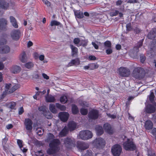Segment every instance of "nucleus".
I'll return each instance as SVG.
<instances>
[{"mask_svg": "<svg viewBox=\"0 0 156 156\" xmlns=\"http://www.w3.org/2000/svg\"><path fill=\"white\" fill-rule=\"evenodd\" d=\"M47 138L45 141L50 142L49 144V148L47 151V153L49 155L56 153L58 146V139H54V135L51 133H48Z\"/></svg>", "mask_w": 156, "mask_h": 156, "instance_id": "nucleus-1", "label": "nucleus"}, {"mask_svg": "<svg viewBox=\"0 0 156 156\" xmlns=\"http://www.w3.org/2000/svg\"><path fill=\"white\" fill-rule=\"evenodd\" d=\"M145 75V73L143 69L140 68L134 69L133 72V76L136 79L140 80L143 78Z\"/></svg>", "mask_w": 156, "mask_h": 156, "instance_id": "nucleus-2", "label": "nucleus"}, {"mask_svg": "<svg viewBox=\"0 0 156 156\" xmlns=\"http://www.w3.org/2000/svg\"><path fill=\"white\" fill-rule=\"evenodd\" d=\"M92 136L93 134L91 132L88 130L81 131L78 136L79 138L84 140L91 138L92 137Z\"/></svg>", "mask_w": 156, "mask_h": 156, "instance_id": "nucleus-3", "label": "nucleus"}, {"mask_svg": "<svg viewBox=\"0 0 156 156\" xmlns=\"http://www.w3.org/2000/svg\"><path fill=\"white\" fill-rule=\"evenodd\" d=\"M61 140L62 142H63L65 146L68 149H71L75 146V141L73 139L67 138Z\"/></svg>", "mask_w": 156, "mask_h": 156, "instance_id": "nucleus-4", "label": "nucleus"}, {"mask_svg": "<svg viewBox=\"0 0 156 156\" xmlns=\"http://www.w3.org/2000/svg\"><path fill=\"white\" fill-rule=\"evenodd\" d=\"M123 146L125 149L127 151H133L136 148L135 145L129 139H128L127 141L123 143Z\"/></svg>", "mask_w": 156, "mask_h": 156, "instance_id": "nucleus-5", "label": "nucleus"}, {"mask_svg": "<svg viewBox=\"0 0 156 156\" xmlns=\"http://www.w3.org/2000/svg\"><path fill=\"white\" fill-rule=\"evenodd\" d=\"M93 145L96 148H100L104 146L105 144V140L101 138H96L93 142Z\"/></svg>", "mask_w": 156, "mask_h": 156, "instance_id": "nucleus-6", "label": "nucleus"}, {"mask_svg": "<svg viewBox=\"0 0 156 156\" xmlns=\"http://www.w3.org/2000/svg\"><path fill=\"white\" fill-rule=\"evenodd\" d=\"M76 147L79 151H82L89 147L88 144L84 142L78 141L77 142Z\"/></svg>", "mask_w": 156, "mask_h": 156, "instance_id": "nucleus-7", "label": "nucleus"}, {"mask_svg": "<svg viewBox=\"0 0 156 156\" xmlns=\"http://www.w3.org/2000/svg\"><path fill=\"white\" fill-rule=\"evenodd\" d=\"M119 75L122 77H128L130 73L129 69L122 67L119 69Z\"/></svg>", "mask_w": 156, "mask_h": 156, "instance_id": "nucleus-8", "label": "nucleus"}, {"mask_svg": "<svg viewBox=\"0 0 156 156\" xmlns=\"http://www.w3.org/2000/svg\"><path fill=\"white\" fill-rule=\"evenodd\" d=\"M122 151V148L119 145H115L112 148V152L114 156H119Z\"/></svg>", "mask_w": 156, "mask_h": 156, "instance_id": "nucleus-9", "label": "nucleus"}, {"mask_svg": "<svg viewBox=\"0 0 156 156\" xmlns=\"http://www.w3.org/2000/svg\"><path fill=\"white\" fill-rule=\"evenodd\" d=\"M33 123L32 121L29 118L25 119L24 124L26 129L27 130L31 131L33 129Z\"/></svg>", "mask_w": 156, "mask_h": 156, "instance_id": "nucleus-10", "label": "nucleus"}, {"mask_svg": "<svg viewBox=\"0 0 156 156\" xmlns=\"http://www.w3.org/2000/svg\"><path fill=\"white\" fill-rule=\"evenodd\" d=\"M21 33L18 30H14L11 33V36L14 40L18 41L20 38Z\"/></svg>", "mask_w": 156, "mask_h": 156, "instance_id": "nucleus-11", "label": "nucleus"}, {"mask_svg": "<svg viewBox=\"0 0 156 156\" xmlns=\"http://www.w3.org/2000/svg\"><path fill=\"white\" fill-rule=\"evenodd\" d=\"M98 112L95 110H92L89 112L88 114V117L89 119H96L98 118Z\"/></svg>", "mask_w": 156, "mask_h": 156, "instance_id": "nucleus-12", "label": "nucleus"}, {"mask_svg": "<svg viewBox=\"0 0 156 156\" xmlns=\"http://www.w3.org/2000/svg\"><path fill=\"white\" fill-rule=\"evenodd\" d=\"M7 20L3 18L0 19V30L5 31L7 30Z\"/></svg>", "mask_w": 156, "mask_h": 156, "instance_id": "nucleus-13", "label": "nucleus"}, {"mask_svg": "<svg viewBox=\"0 0 156 156\" xmlns=\"http://www.w3.org/2000/svg\"><path fill=\"white\" fill-rule=\"evenodd\" d=\"M156 109V103H155L154 105L149 104L147 105L145 108L146 112L148 113H154Z\"/></svg>", "mask_w": 156, "mask_h": 156, "instance_id": "nucleus-14", "label": "nucleus"}, {"mask_svg": "<svg viewBox=\"0 0 156 156\" xmlns=\"http://www.w3.org/2000/svg\"><path fill=\"white\" fill-rule=\"evenodd\" d=\"M143 44V41H140L138 44V45L136 47H134L133 49L131 51V55H132V54L134 55V56H137V53L139 51V48L142 46Z\"/></svg>", "mask_w": 156, "mask_h": 156, "instance_id": "nucleus-15", "label": "nucleus"}, {"mask_svg": "<svg viewBox=\"0 0 156 156\" xmlns=\"http://www.w3.org/2000/svg\"><path fill=\"white\" fill-rule=\"evenodd\" d=\"M69 117V114L66 112H61L59 113V118L63 122H66L68 119Z\"/></svg>", "mask_w": 156, "mask_h": 156, "instance_id": "nucleus-16", "label": "nucleus"}, {"mask_svg": "<svg viewBox=\"0 0 156 156\" xmlns=\"http://www.w3.org/2000/svg\"><path fill=\"white\" fill-rule=\"evenodd\" d=\"M10 49L9 47L7 45H5L2 47H0V53L7 54L10 51Z\"/></svg>", "mask_w": 156, "mask_h": 156, "instance_id": "nucleus-17", "label": "nucleus"}, {"mask_svg": "<svg viewBox=\"0 0 156 156\" xmlns=\"http://www.w3.org/2000/svg\"><path fill=\"white\" fill-rule=\"evenodd\" d=\"M104 128L105 131L109 134H112L113 133V130L112 129L111 125L108 123L105 124L104 126Z\"/></svg>", "mask_w": 156, "mask_h": 156, "instance_id": "nucleus-18", "label": "nucleus"}, {"mask_svg": "<svg viewBox=\"0 0 156 156\" xmlns=\"http://www.w3.org/2000/svg\"><path fill=\"white\" fill-rule=\"evenodd\" d=\"M21 70V68L20 66L16 65L12 67L11 71L13 73L17 74Z\"/></svg>", "mask_w": 156, "mask_h": 156, "instance_id": "nucleus-19", "label": "nucleus"}, {"mask_svg": "<svg viewBox=\"0 0 156 156\" xmlns=\"http://www.w3.org/2000/svg\"><path fill=\"white\" fill-rule=\"evenodd\" d=\"M9 3L4 0H0V7L4 9H6L9 7Z\"/></svg>", "mask_w": 156, "mask_h": 156, "instance_id": "nucleus-20", "label": "nucleus"}, {"mask_svg": "<svg viewBox=\"0 0 156 156\" xmlns=\"http://www.w3.org/2000/svg\"><path fill=\"white\" fill-rule=\"evenodd\" d=\"M153 123L150 120H147L145 123V127L146 129L149 130L153 128Z\"/></svg>", "mask_w": 156, "mask_h": 156, "instance_id": "nucleus-21", "label": "nucleus"}, {"mask_svg": "<svg viewBox=\"0 0 156 156\" xmlns=\"http://www.w3.org/2000/svg\"><path fill=\"white\" fill-rule=\"evenodd\" d=\"M80 64V60L78 58H76L72 60L68 64L69 66H72L73 65H78Z\"/></svg>", "mask_w": 156, "mask_h": 156, "instance_id": "nucleus-22", "label": "nucleus"}, {"mask_svg": "<svg viewBox=\"0 0 156 156\" xmlns=\"http://www.w3.org/2000/svg\"><path fill=\"white\" fill-rule=\"evenodd\" d=\"M76 123L73 121H71L69 122L68 126L69 130L71 131L74 130L76 127Z\"/></svg>", "mask_w": 156, "mask_h": 156, "instance_id": "nucleus-23", "label": "nucleus"}, {"mask_svg": "<svg viewBox=\"0 0 156 156\" xmlns=\"http://www.w3.org/2000/svg\"><path fill=\"white\" fill-rule=\"evenodd\" d=\"M10 22L12 26L15 28H17L18 27V25L17 24L16 20L14 17L12 16L10 17Z\"/></svg>", "mask_w": 156, "mask_h": 156, "instance_id": "nucleus-24", "label": "nucleus"}, {"mask_svg": "<svg viewBox=\"0 0 156 156\" xmlns=\"http://www.w3.org/2000/svg\"><path fill=\"white\" fill-rule=\"evenodd\" d=\"M95 130L98 136H100L104 133V131L102 126H97L95 127Z\"/></svg>", "mask_w": 156, "mask_h": 156, "instance_id": "nucleus-25", "label": "nucleus"}, {"mask_svg": "<svg viewBox=\"0 0 156 156\" xmlns=\"http://www.w3.org/2000/svg\"><path fill=\"white\" fill-rule=\"evenodd\" d=\"M156 30L155 29L151 30L149 33L147 35V37L148 38L152 39L154 38L156 36V33L155 31Z\"/></svg>", "mask_w": 156, "mask_h": 156, "instance_id": "nucleus-26", "label": "nucleus"}, {"mask_svg": "<svg viewBox=\"0 0 156 156\" xmlns=\"http://www.w3.org/2000/svg\"><path fill=\"white\" fill-rule=\"evenodd\" d=\"M55 100L54 97L51 95L45 96V101L47 102H53Z\"/></svg>", "mask_w": 156, "mask_h": 156, "instance_id": "nucleus-27", "label": "nucleus"}, {"mask_svg": "<svg viewBox=\"0 0 156 156\" xmlns=\"http://www.w3.org/2000/svg\"><path fill=\"white\" fill-rule=\"evenodd\" d=\"M70 46L72 50V55L73 56H74L77 53L78 49L77 48L72 44H70Z\"/></svg>", "mask_w": 156, "mask_h": 156, "instance_id": "nucleus-28", "label": "nucleus"}, {"mask_svg": "<svg viewBox=\"0 0 156 156\" xmlns=\"http://www.w3.org/2000/svg\"><path fill=\"white\" fill-rule=\"evenodd\" d=\"M74 14L75 16L78 18L81 19L83 17V13L79 11H76L74 12Z\"/></svg>", "mask_w": 156, "mask_h": 156, "instance_id": "nucleus-29", "label": "nucleus"}, {"mask_svg": "<svg viewBox=\"0 0 156 156\" xmlns=\"http://www.w3.org/2000/svg\"><path fill=\"white\" fill-rule=\"evenodd\" d=\"M43 114L47 119H51L52 118V114L48 110H47Z\"/></svg>", "mask_w": 156, "mask_h": 156, "instance_id": "nucleus-30", "label": "nucleus"}, {"mask_svg": "<svg viewBox=\"0 0 156 156\" xmlns=\"http://www.w3.org/2000/svg\"><path fill=\"white\" fill-rule=\"evenodd\" d=\"M68 132V130L66 126H65L64 128L60 132L59 134V135L61 136H66Z\"/></svg>", "mask_w": 156, "mask_h": 156, "instance_id": "nucleus-31", "label": "nucleus"}, {"mask_svg": "<svg viewBox=\"0 0 156 156\" xmlns=\"http://www.w3.org/2000/svg\"><path fill=\"white\" fill-rule=\"evenodd\" d=\"M20 60L22 62H25L27 61V57L26 54L25 52H23L21 55Z\"/></svg>", "mask_w": 156, "mask_h": 156, "instance_id": "nucleus-32", "label": "nucleus"}, {"mask_svg": "<svg viewBox=\"0 0 156 156\" xmlns=\"http://www.w3.org/2000/svg\"><path fill=\"white\" fill-rule=\"evenodd\" d=\"M72 113L74 114H77L79 112V110L77 106L75 105H72Z\"/></svg>", "mask_w": 156, "mask_h": 156, "instance_id": "nucleus-33", "label": "nucleus"}, {"mask_svg": "<svg viewBox=\"0 0 156 156\" xmlns=\"http://www.w3.org/2000/svg\"><path fill=\"white\" fill-rule=\"evenodd\" d=\"M49 109L52 113H55L56 112V110L55 108V105L53 104H51L50 105Z\"/></svg>", "mask_w": 156, "mask_h": 156, "instance_id": "nucleus-34", "label": "nucleus"}, {"mask_svg": "<svg viewBox=\"0 0 156 156\" xmlns=\"http://www.w3.org/2000/svg\"><path fill=\"white\" fill-rule=\"evenodd\" d=\"M18 86L17 85H15L12 86L10 89L9 92V94H11L14 92L18 88Z\"/></svg>", "mask_w": 156, "mask_h": 156, "instance_id": "nucleus-35", "label": "nucleus"}, {"mask_svg": "<svg viewBox=\"0 0 156 156\" xmlns=\"http://www.w3.org/2000/svg\"><path fill=\"white\" fill-rule=\"evenodd\" d=\"M90 66V69L93 70L94 69L98 68V65L97 63H93L89 64Z\"/></svg>", "mask_w": 156, "mask_h": 156, "instance_id": "nucleus-36", "label": "nucleus"}, {"mask_svg": "<svg viewBox=\"0 0 156 156\" xmlns=\"http://www.w3.org/2000/svg\"><path fill=\"white\" fill-rule=\"evenodd\" d=\"M16 105V104L15 102L12 101L9 103L8 107L11 109H14Z\"/></svg>", "mask_w": 156, "mask_h": 156, "instance_id": "nucleus-37", "label": "nucleus"}, {"mask_svg": "<svg viewBox=\"0 0 156 156\" xmlns=\"http://www.w3.org/2000/svg\"><path fill=\"white\" fill-rule=\"evenodd\" d=\"M60 101L62 103H66L67 101L66 97L65 96H62L60 98Z\"/></svg>", "mask_w": 156, "mask_h": 156, "instance_id": "nucleus-38", "label": "nucleus"}, {"mask_svg": "<svg viewBox=\"0 0 156 156\" xmlns=\"http://www.w3.org/2000/svg\"><path fill=\"white\" fill-rule=\"evenodd\" d=\"M80 112L82 115H85L87 113L88 110L87 109L82 108L81 109Z\"/></svg>", "mask_w": 156, "mask_h": 156, "instance_id": "nucleus-39", "label": "nucleus"}, {"mask_svg": "<svg viewBox=\"0 0 156 156\" xmlns=\"http://www.w3.org/2000/svg\"><path fill=\"white\" fill-rule=\"evenodd\" d=\"M50 25L53 27L56 26L58 25V22L55 20H52L51 21Z\"/></svg>", "mask_w": 156, "mask_h": 156, "instance_id": "nucleus-40", "label": "nucleus"}, {"mask_svg": "<svg viewBox=\"0 0 156 156\" xmlns=\"http://www.w3.org/2000/svg\"><path fill=\"white\" fill-rule=\"evenodd\" d=\"M126 27V30L128 31H131L133 29L131 23L127 24Z\"/></svg>", "mask_w": 156, "mask_h": 156, "instance_id": "nucleus-41", "label": "nucleus"}, {"mask_svg": "<svg viewBox=\"0 0 156 156\" xmlns=\"http://www.w3.org/2000/svg\"><path fill=\"white\" fill-rule=\"evenodd\" d=\"M25 67L28 69H30L33 66V64L31 62L27 63L25 65Z\"/></svg>", "mask_w": 156, "mask_h": 156, "instance_id": "nucleus-42", "label": "nucleus"}, {"mask_svg": "<svg viewBox=\"0 0 156 156\" xmlns=\"http://www.w3.org/2000/svg\"><path fill=\"white\" fill-rule=\"evenodd\" d=\"M36 156H44L42 150L38 151L35 153Z\"/></svg>", "mask_w": 156, "mask_h": 156, "instance_id": "nucleus-43", "label": "nucleus"}, {"mask_svg": "<svg viewBox=\"0 0 156 156\" xmlns=\"http://www.w3.org/2000/svg\"><path fill=\"white\" fill-rule=\"evenodd\" d=\"M152 51V50L151 49L150 51H148L147 52V54L148 55V56L151 58H152L154 56V52L153 51Z\"/></svg>", "mask_w": 156, "mask_h": 156, "instance_id": "nucleus-44", "label": "nucleus"}, {"mask_svg": "<svg viewBox=\"0 0 156 156\" xmlns=\"http://www.w3.org/2000/svg\"><path fill=\"white\" fill-rule=\"evenodd\" d=\"M22 143L23 141L22 140L19 139L17 140V143L21 150H22V148L23 147Z\"/></svg>", "mask_w": 156, "mask_h": 156, "instance_id": "nucleus-45", "label": "nucleus"}, {"mask_svg": "<svg viewBox=\"0 0 156 156\" xmlns=\"http://www.w3.org/2000/svg\"><path fill=\"white\" fill-rule=\"evenodd\" d=\"M84 156H93V153L91 150H88Z\"/></svg>", "mask_w": 156, "mask_h": 156, "instance_id": "nucleus-46", "label": "nucleus"}, {"mask_svg": "<svg viewBox=\"0 0 156 156\" xmlns=\"http://www.w3.org/2000/svg\"><path fill=\"white\" fill-rule=\"evenodd\" d=\"M154 93L153 92H151V93L149 97V99L151 102H153V101H154Z\"/></svg>", "mask_w": 156, "mask_h": 156, "instance_id": "nucleus-47", "label": "nucleus"}, {"mask_svg": "<svg viewBox=\"0 0 156 156\" xmlns=\"http://www.w3.org/2000/svg\"><path fill=\"white\" fill-rule=\"evenodd\" d=\"M104 45L108 48H110L111 46V42L109 41H107L104 43Z\"/></svg>", "mask_w": 156, "mask_h": 156, "instance_id": "nucleus-48", "label": "nucleus"}, {"mask_svg": "<svg viewBox=\"0 0 156 156\" xmlns=\"http://www.w3.org/2000/svg\"><path fill=\"white\" fill-rule=\"evenodd\" d=\"M38 110L40 111H42L43 113L47 110L45 107L41 106L38 108Z\"/></svg>", "mask_w": 156, "mask_h": 156, "instance_id": "nucleus-49", "label": "nucleus"}, {"mask_svg": "<svg viewBox=\"0 0 156 156\" xmlns=\"http://www.w3.org/2000/svg\"><path fill=\"white\" fill-rule=\"evenodd\" d=\"M146 59V57L145 56L143 55H141L140 56V62L143 63Z\"/></svg>", "mask_w": 156, "mask_h": 156, "instance_id": "nucleus-50", "label": "nucleus"}, {"mask_svg": "<svg viewBox=\"0 0 156 156\" xmlns=\"http://www.w3.org/2000/svg\"><path fill=\"white\" fill-rule=\"evenodd\" d=\"M119 13V11L117 10H115V11L112 12L111 15L112 16H117Z\"/></svg>", "mask_w": 156, "mask_h": 156, "instance_id": "nucleus-51", "label": "nucleus"}, {"mask_svg": "<svg viewBox=\"0 0 156 156\" xmlns=\"http://www.w3.org/2000/svg\"><path fill=\"white\" fill-rule=\"evenodd\" d=\"M12 86V85L10 83H5V88L7 89V90L8 91L10 88Z\"/></svg>", "mask_w": 156, "mask_h": 156, "instance_id": "nucleus-52", "label": "nucleus"}, {"mask_svg": "<svg viewBox=\"0 0 156 156\" xmlns=\"http://www.w3.org/2000/svg\"><path fill=\"white\" fill-rule=\"evenodd\" d=\"M80 41V40L79 38H75L73 40L74 43L76 44H78Z\"/></svg>", "mask_w": 156, "mask_h": 156, "instance_id": "nucleus-53", "label": "nucleus"}, {"mask_svg": "<svg viewBox=\"0 0 156 156\" xmlns=\"http://www.w3.org/2000/svg\"><path fill=\"white\" fill-rule=\"evenodd\" d=\"M81 105L83 107H88L89 106L88 103L86 101H83L81 104Z\"/></svg>", "mask_w": 156, "mask_h": 156, "instance_id": "nucleus-54", "label": "nucleus"}, {"mask_svg": "<svg viewBox=\"0 0 156 156\" xmlns=\"http://www.w3.org/2000/svg\"><path fill=\"white\" fill-rule=\"evenodd\" d=\"M24 112L23 108V107L20 108L19 110V114L20 115H22Z\"/></svg>", "mask_w": 156, "mask_h": 156, "instance_id": "nucleus-55", "label": "nucleus"}, {"mask_svg": "<svg viewBox=\"0 0 156 156\" xmlns=\"http://www.w3.org/2000/svg\"><path fill=\"white\" fill-rule=\"evenodd\" d=\"M123 2V1L121 0H118L116 2V5L117 6H119L122 5Z\"/></svg>", "mask_w": 156, "mask_h": 156, "instance_id": "nucleus-56", "label": "nucleus"}, {"mask_svg": "<svg viewBox=\"0 0 156 156\" xmlns=\"http://www.w3.org/2000/svg\"><path fill=\"white\" fill-rule=\"evenodd\" d=\"M148 156H155L154 151H148Z\"/></svg>", "mask_w": 156, "mask_h": 156, "instance_id": "nucleus-57", "label": "nucleus"}, {"mask_svg": "<svg viewBox=\"0 0 156 156\" xmlns=\"http://www.w3.org/2000/svg\"><path fill=\"white\" fill-rule=\"evenodd\" d=\"M139 0H129L127 1V3H133L138 2Z\"/></svg>", "mask_w": 156, "mask_h": 156, "instance_id": "nucleus-58", "label": "nucleus"}, {"mask_svg": "<svg viewBox=\"0 0 156 156\" xmlns=\"http://www.w3.org/2000/svg\"><path fill=\"white\" fill-rule=\"evenodd\" d=\"M66 109V107L64 105H61L59 104V109L61 110H65Z\"/></svg>", "mask_w": 156, "mask_h": 156, "instance_id": "nucleus-59", "label": "nucleus"}, {"mask_svg": "<svg viewBox=\"0 0 156 156\" xmlns=\"http://www.w3.org/2000/svg\"><path fill=\"white\" fill-rule=\"evenodd\" d=\"M151 133L155 137L156 136V128H154L152 130Z\"/></svg>", "mask_w": 156, "mask_h": 156, "instance_id": "nucleus-60", "label": "nucleus"}, {"mask_svg": "<svg viewBox=\"0 0 156 156\" xmlns=\"http://www.w3.org/2000/svg\"><path fill=\"white\" fill-rule=\"evenodd\" d=\"M133 30L136 34L139 33L141 31V30L137 27H136Z\"/></svg>", "mask_w": 156, "mask_h": 156, "instance_id": "nucleus-61", "label": "nucleus"}, {"mask_svg": "<svg viewBox=\"0 0 156 156\" xmlns=\"http://www.w3.org/2000/svg\"><path fill=\"white\" fill-rule=\"evenodd\" d=\"M106 53L108 55L112 53V51L111 49L109 48L106 50Z\"/></svg>", "mask_w": 156, "mask_h": 156, "instance_id": "nucleus-62", "label": "nucleus"}, {"mask_svg": "<svg viewBox=\"0 0 156 156\" xmlns=\"http://www.w3.org/2000/svg\"><path fill=\"white\" fill-rule=\"evenodd\" d=\"M6 41L4 39H1L0 40V45H3L4 44H5Z\"/></svg>", "mask_w": 156, "mask_h": 156, "instance_id": "nucleus-63", "label": "nucleus"}, {"mask_svg": "<svg viewBox=\"0 0 156 156\" xmlns=\"http://www.w3.org/2000/svg\"><path fill=\"white\" fill-rule=\"evenodd\" d=\"M6 127L7 129H12L13 127V126L12 124H9L6 125Z\"/></svg>", "mask_w": 156, "mask_h": 156, "instance_id": "nucleus-64", "label": "nucleus"}]
</instances>
